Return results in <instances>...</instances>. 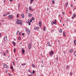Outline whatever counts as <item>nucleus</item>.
I'll return each instance as SVG.
<instances>
[{"mask_svg": "<svg viewBox=\"0 0 76 76\" xmlns=\"http://www.w3.org/2000/svg\"><path fill=\"white\" fill-rule=\"evenodd\" d=\"M17 21H18L19 22H20V25H22V21L19 19H17L16 20Z\"/></svg>", "mask_w": 76, "mask_h": 76, "instance_id": "1", "label": "nucleus"}, {"mask_svg": "<svg viewBox=\"0 0 76 76\" xmlns=\"http://www.w3.org/2000/svg\"><path fill=\"white\" fill-rule=\"evenodd\" d=\"M31 45H32V43L31 42H30L29 43V45H28V49L30 50L31 49Z\"/></svg>", "mask_w": 76, "mask_h": 76, "instance_id": "2", "label": "nucleus"}, {"mask_svg": "<svg viewBox=\"0 0 76 76\" xmlns=\"http://www.w3.org/2000/svg\"><path fill=\"white\" fill-rule=\"evenodd\" d=\"M26 31L27 32V34H30V31H29V29L28 30V29L26 28Z\"/></svg>", "mask_w": 76, "mask_h": 76, "instance_id": "3", "label": "nucleus"}, {"mask_svg": "<svg viewBox=\"0 0 76 76\" xmlns=\"http://www.w3.org/2000/svg\"><path fill=\"white\" fill-rule=\"evenodd\" d=\"M8 18L9 19H13V16H12V15H9L8 16Z\"/></svg>", "mask_w": 76, "mask_h": 76, "instance_id": "4", "label": "nucleus"}, {"mask_svg": "<svg viewBox=\"0 0 76 76\" xmlns=\"http://www.w3.org/2000/svg\"><path fill=\"white\" fill-rule=\"evenodd\" d=\"M49 54L50 56H52V55H53V54H54V52H53V51L51 50V52H50Z\"/></svg>", "mask_w": 76, "mask_h": 76, "instance_id": "5", "label": "nucleus"}, {"mask_svg": "<svg viewBox=\"0 0 76 76\" xmlns=\"http://www.w3.org/2000/svg\"><path fill=\"white\" fill-rule=\"evenodd\" d=\"M7 36H6L4 37V40L5 41H7Z\"/></svg>", "mask_w": 76, "mask_h": 76, "instance_id": "6", "label": "nucleus"}, {"mask_svg": "<svg viewBox=\"0 0 76 76\" xmlns=\"http://www.w3.org/2000/svg\"><path fill=\"white\" fill-rule=\"evenodd\" d=\"M22 54H25V50H24V49L23 48H22Z\"/></svg>", "mask_w": 76, "mask_h": 76, "instance_id": "7", "label": "nucleus"}, {"mask_svg": "<svg viewBox=\"0 0 76 76\" xmlns=\"http://www.w3.org/2000/svg\"><path fill=\"white\" fill-rule=\"evenodd\" d=\"M41 21H39V26H40V27H41Z\"/></svg>", "mask_w": 76, "mask_h": 76, "instance_id": "8", "label": "nucleus"}, {"mask_svg": "<svg viewBox=\"0 0 76 76\" xmlns=\"http://www.w3.org/2000/svg\"><path fill=\"white\" fill-rule=\"evenodd\" d=\"M28 17H29V18H31V16H32V14H31V13H28Z\"/></svg>", "mask_w": 76, "mask_h": 76, "instance_id": "9", "label": "nucleus"}, {"mask_svg": "<svg viewBox=\"0 0 76 76\" xmlns=\"http://www.w3.org/2000/svg\"><path fill=\"white\" fill-rule=\"evenodd\" d=\"M73 49H71L69 50V53H73Z\"/></svg>", "mask_w": 76, "mask_h": 76, "instance_id": "10", "label": "nucleus"}, {"mask_svg": "<svg viewBox=\"0 0 76 76\" xmlns=\"http://www.w3.org/2000/svg\"><path fill=\"white\" fill-rule=\"evenodd\" d=\"M72 19H74V18L75 16H76V15L75 14H74V15L72 16Z\"/></svg>", "mask_w": 76, "mask_h": 76, "instance_id": "11", "label": "nucleus"}, {"mask_svg": "<svg viewBox=\"0 0 76 76\" xmlns=\"http://www.w3.org/2000/svg\"><path fill=\"white\" fill-rule=\"evenodd\" d=\"M55 22H53V24H55V25H56V23H57V21L56 20H54Z\"/></svg>", "mask_w": 76, "mask_h": 76, "instance_id": "12", "label": "nucleus"}, {"mask_svg": "<svg viewBox=\"0 0 76 76\" xmlns=\"http://www.w3.org/2000/svg\"><path fill=\"white\" fill-rule=\"evenodd\" d=\"M21 16L22 18H24V14H21Z\"/></svg>", "mask_w": 76, "mask_h": 76, "instance_id": "13", "label": "nucleus"}, {"mask_svg": "<svg viewBox=\"0 0 76 76\" xmlns=\"http://www.w3.org/2000/svg\"><path fill=\"white\" fill-rule=\"evenodd\" d=\"M63 34L64 37H65V36H66V33H65V32L64 31L63 32Z\"/></svg>", "mask_w": 76, "mask_h": 76, "instance_id": "14", "label": "nucleus"}, {"mask_svg": "<svg viewBox=\"0 0 76 76\" xmlns=\"http://www.w3.org/2000/svg\"><path fill=\"white\" fill-rule=\"evenodd\" d=\"M74 43L75 44V45H76V40H74Z\"/></svg>", "mask_w": 76, "mask_h": 76, "instance_id": "15", "label": "nucleus"}, {"mask_svg": "<svg viewBox=\"0 0 76 76\" xmlns=\"http://www.w3.org/2000/svg\"><path fill=\"white\" fill-rule=\"evenodd\" d=\"M48 45L49 47H51V45L50 44V43H48Z\"/></svg>", "mask_w": 76, "mask_h": 76, "instance_id": "16", "label": "nucleus"}, {"mask_svg": "<svg viewBox=\"0 0 76 76\" xmlns=\"http://www.w3.org/2000/svg\"><path fill=\"white\" fill-rule=\"evenodd\" d=\"M35 29L37 30V29H39V27H36L34 28Z\"/></svg>", "mask_w": 76, "mask_h": 76, "instance_id": "17", "label": "nucleus"}, {"mask_svg": "<svg viewBox=\"0 0 76 76\" xmlns=\"http://www.w3.org/2000/svg\"><path fill=\"white\" fill-rule=\"evenodd\" d=\"M68 4H69V3H68V2H67L66 3V7H67V6Z\"/></svg>", "mask_w": 76, "mask_h": 76, "instance_id": "18", "label": "nucleus"}, {"mask_svg": "<svg viewBox=\"0 0 76 76\" xmlns=\"http://www.w3.org/2000/svg\"><path fill=\"white\" fill-rule=\"evenodd\" d=\"M26 13H28V7H27L26 8Z\"/></svg>", "mask_w": 76, "mask_h": 76, "instance_id": "19", "label": "nucleus"}, {"mask_svg": "<svg viewBox=\"0 0 76 76\" xmlns=\"http://www.w3.org/2000/svg\"><path fill=\"white\" fill-rule=\"evenodd\" d=\"M7 69L5 70V72L6 73H7V72H8V71H7V69H8V68H7Z\"/></svg>", "mask_w": 76, "mask_h": 76, "instance_id": "20", "label": "nucleus"}, {"mask_svg": "<svg viewBox=\"0 0 76 76\" xmlns=\"http://www.w3.org/2000/svg\"><path fill=\"white\" fill-rule=\"evenodd\" d=\"M34 0H31L30 1V3H32V2H33Z\"/></svg>", "mask_w": 76, "mask_h": 76, "instance_id": "21", "label": "nucleus"}, {"mask_svg": "<svg viewBox=\"0 0 76 76\" xmlns=\"http://www.w3.org/2000/svg\"><path fill=\"white\" fill-rule=\"evenodd\" d=\"M45 26H44V28H43V30L44 31H45Z\"/></svg>", "mask_w": 76, "mask_h": 76, "instance_id": "22", "label": "nucleus"}, {"mask_svg": "<svg viewBox=\"0 0 76 76\" xmlns=\"http://www.w3.org/2000/svg\"><path fill=\"white\" fill-rule=\"evenodd\" d=\"M12 43L14 46H15V45H16V44H15V43L14 42H13Z\"/></svg>", "mask_w": 76, "mask_h": 76, "instance_id": "23", "label": "nucleus"}, {"mask_svg": "<svg viewBox=\"0 0 76 76\" xmlns=\"http://www.w3.org/2000/svg\"><path fill=\"white\" fill-rule=\"evenodd\" d=\"M59 32L60 33H61L62 32V30L60 29L59 30Z\"/></svg>", "mask_w": 76, "mask_h": 76, "instance_id": "24", "label": "nucleus"}, {"mask_svg": "<svg viewBox=\"0 0 76 76\" xmlns=\"http://www.w3.org/2000/svg\"><path fill=\"white\" fill-rule=\"evenodd\" d=\"M29 20H28L26 21V22L27 23H29Z\"/></svg>", "mask_w": 76, "mask_h": 76, "instance_id": "25", "label": "nucleus"}, {"mask_svg": "<svg viewBox=\"0 0 76 76\" xmlns=\"http://www.w3.org/2000/svg\"><path fill=\"white\" fill-rule=\"evenodd\" d=\"M71 7H73V4H71L70 5Z\"/></svg>", "mask_w": 76, "mask_h": 76, "instance_id": "26", "label": "nucleus"}, {"mask_svg": "<svg viewBox=\"0 0 76 76\" xmlns=\"http://www.w3.org/2000/svg\"><path fill=\"white\" fill-rule=\"evenodd\" d=\"M21 65L22 66H25V65H26V63H23Z\"/></svg>", "mask_w": 76, "mask_h": 76, "instance_id": "27", "label": "nucleus"}, {"mask_svg": "<svg viewBox=\"0 0 76 76\" xmlns=\"http://www.w3.org/2000/svg\"><path fill=\"white\" fill-rule=\"evenodd\" d=\"M20 39H21V37H18V40H20Z\"/></svg>", "mask_w": 76, "mask_h": 76, "instance_id": "28", "label": "nucleus"}, {"mask_svg": "<svg viewBox=\"0 0 76 76\" xmlns=\"http://www.w3.org/2000/svg\"><path fill=\"white\" fill-rule=\"evenodd\" d=\"M3 67H7V65L6 64H5L3 65Z\"/></svg>", "mask_w": 76, "mask_h": 76, "instance_id": "29", "label": "nucleus"}, {"mask_svg": "<svg viewBox=\"0 0 76 76\" xmlns=\"http://www.w3.org/2000/svg\"><path fill=\"white\" fill-rule=\"evenodd\" d=\"M16 23H17V24H20V23H19V22L18 21L16 22Z\"/></svg>", "mask_w": 76, "mask_h": 76, "instance_id": "30", "label": "nucleus"}, {"mask_svg": "<svg viewBox=\"0 0 76 76\" xmlns=\"http://www.w3.org/2000/svg\"><path fill=\"white\" fill-rule=\"evenodd\" d=\"M28 9L30 10H31V9H32V8H31V7H29L28 8Z\"/></svg>", "mask_w": 76, "mask_h": 76, "instance_id": "31", "label": "nucleus"}, {"mask_svg": "<svg viewBox=\"0 0 76 76\" xmlns=\"http://www.w3.org/2000/svg\"><path fill=\"white\" fill-rule=\"evenodd\" d=\"M12 64L14 66H15V62L13 61H12Z\"/></svg>", "mask_w": 76, "mask_h": 76, "instance_id": "32", "label": "nucleus"}, {"mask_svg": "<svg viewBox=\"0 0 76 76\" xmlns=\"http://www.w3.org/2000/svg\"><path fill=\"white\" fill-rule=\"evenodd\" d=\"M69 75H71V76H72V73L70 72L69 73Z\"/></svg>", "mask_w": 76, "mask_h": 76, "instance_id": "33", "label": "nucleus"}, {"mask_svg": "<svg viewBox=\"0 0 76 76\" xmlns=\"http://www.w3.org/2000/svg\"><path fill=\"white\" fill-rule=\"evenodd\" d=\"M52 3L53 4H54V3H55V1H52Z\"/></svg>", "mask_w": 76, "mask_h": 76, "instance_id": "34", "label": "nucleus"}, {"mask_svg": "<svg viewBox=\"0 0 76 76\" xmlns=\"http://www.w3.org/2000/svg\"><path fill=\"white\" fill-rule=\"evenodd\" d=\"M74 55L75 56V57H76V51L74 52Z\"/></svg>", "mask_w": 76, "mask_h": 76, "instance_id": "35", "label": "nucleus"}, {"mask_svg": "<svg viewBox=\"0 0 76 76\" xmlns=\"http://www.w3.org/2000/svg\"><path fill=\"white\" fill-rule=\"evenodd\" d=\"M31 20H34V18L33 17H32V18H31Z\"/></svg>", "mask_w": 76, "mask_h": 76, "instance_id": "36", "label": "nucleus"}, {"mask_svg": "<svg viewBox=\"0 0 76 76\" xmlns=\"http://www.w3.org/2000/svg\"><path fill=\"white\" fill-rule=\"evenodd\" d=\"M19 33V31L18 30L17 31V34H18Z\"/></svg>", "mask_w": 76, "mask_h": 76, "instance_id": "37", "label": "nucleus"}, {"mask_svg": "<svg viewBox=\"0 0 76 76\" xmlns=\"http://www.w3.org/2000/svg\"><path fill=\"white\" fill-rule=\"evenodd\" d=\"M51 24H52V25H54V22L53 21H52L51 22Z\"/></svg>", "mask_w": 76, "mask_h": 76, "instance_id": "38", "label": "nucleus"}, {"mask_svg": "<svg viewBox=\"0 0 76 76\" xmlns=\"http://www.w3.org/2000/svg\"><path fill=\"white\" fill-rule=\"evenodd\" d=\"M18 7H20V4H18Z\"/></svg>", "mask_w": 76, "mask_h": 76, "instance_id": "39", "label": "nucleus"}, {"mask_svg": "<svg viewBox=\"0 0 76 76\" xmlns=\"http://www.w3.org/2000/svg\"><path fill=\"white\" fill-rule=\"evenodd\" d=\"M16 17H17V18H19V14H18L16 16Z\"/></svg>", "mask_w": 76, "mask_h": 76, "instance_id": "40", "label": "nucleus"}, {"mask_svg": "<svg viewBox=\"0 0 76 76\" xmlns=\"http://www.w3.org/2000/svg\"><path fill=\"white\" fill-rule=\"evenodd\" d=\"M22 36H24V35H25V34L23 33L22 34Z\"/></svg>", "mask_w": 76, "mask_h": 76, "instance_id": "41", "label": "nucleus"}, {"mask_svg": "<svg viewBox=\"0 0 76 76\" xmlns=\"http://www.w3.org/2000/svg\"><path fill=\"white\" fill-rule=\"evenodd\" d=\"M14 53L16 52V50H15V49H14Z\"/></svg>", "mask_w": 76, "mask_h": 76, "instance_id": "42", "label": "nucleus"}, {"mask_svg": "<svg viewBox=\"0 0 76 76\" xmlns=\"http://www.w3.org/2000/svg\"><path fill=\"white\" fill-rule=\"evenodd\" d=\"M7 15H10V13L9 12H8L7 13Z\"/></svg>", "mask_w": 76, "mask_h": 76, "instance_id": "43", "label": "nucleus"}, {"mask_svg": "<svg viewBox=\"0 0 76 76\" xmlns=\"http://www.w3.org/2000/svg\"><path fill=\"white\" fill-rule=\"evenodd\" d=\"M28 24L29 25H31V23H30V22H29L28 23Z\"/></svg>", "mask_w": 76, "mask_h": 76, "instance_id": "44", "label": "nucleus"}, {"mask_svg": "<svg viewBox=\"0 0 76 76\" xmlns=\"http://www.w3.org/2000/svg\"><path fill=\"white\" fill-rule=\"evenodd\" d=\"M35 72L34 70L32 72L33 73H35Z\"/></svg>", "mask_w": 76, "mask_h": 76, "instance_id": "45", "label": "nucleus"}, {"mask_svg": "<svg viewBox=\"0 0 76 76\" xmlns=\"http://www.w3.org/2000/svg\"><path fill=\"white\" fill-rule=\"evenodd\" d=\"M32 67H35V65L34 64H32Z\"/></svg>", "mask_w": 76, "mask_h": 76, "instance_id": "46", "label": "nucleus"}, {"mask_svg": "<svg viewBox=\"0 0 76 76\" xmlns=\"http://www.w3.org/2000/svg\"><path fill=\"white\" fill-rule=\"evenodd\" d=\"M9 76H12V75H11V74H10V73H9Z\"/></svg>", "mask_w": 76, "mask_h": 76, "instance_id": "47", "label": "nucleus"}, {"mask_svg": "<svg viewBox=\"0 0 76 76\" xmlns=\"http://www.w3.org/2000/svg\"><path fill=\"white\" fill-rule=\"evenodd\" d=\"M28 72L31 73V71H30V70H28Z\"/></svg>", "mask_w": 76, "mask_h": 76, "instance_id": "48", "label": "nucleus"}, {"mask_svg": "<svg viewBox=\"0 0 76 76\" xmlns=\"http://www.w3.org/2000/svg\"><path fill=\"white\" fill-rule=\"evenodd\" d=\"M32 22V20H30V22Z\"/></svg>", "mask_w": 76, "mask_h": 76, "instance_id": "49", "label": "nucleus"}, {"mask_svg": "<svg viewBox=\"0 0 76 76\" xmlns=\"http://www.w3.org/2000/svg\"><path fill=\"white\" fill-rule=\"evenodd\" d=\"M5 16H7V13H6L5 14Z\"/></svg>", "mask_w": 76, "mask_h": 76, "instance_id": "50", "label": "nucleus"}, {"mask_svg": "<svg viewBox=\"0 0 76 76\" xmlns=\"http://www.w3.org/2000/svg\"><path fill=\"white\" fill-rule=\"evenodd\" d=\"M74 32L75 33H76V30H75L74 31Z\"/></svg>", "mask_w": 76, "mask_h": 76, "instance_id": "51", "label": "nucleus"}, {"mask_svg": "<svg viewBox=\"0 0 76 76\" xmlns=\"http://www.w3.org/2000/svg\"><path fill=\"white\" fill-rule=\"evenodd\" d=\"M2 22H4V19H2Z\"/></svg>", "mask_w": 76, "mask_h": 76, "instance_id": "52", "label": "nucleus"}, {"mask_svg": "<svg viewBox=\"0 0 76 76\" xmlns=\"http://www.w3.org/2000/svg\"><path fill=\"white\" fill-rule=\"evenodd\" d=\"M8 52H9V50H7L6 53H8Z\"/></svg>", "mask_w": 76, "mask_h": 76, "instance_id": "53", "label": "nucleus"}, {"mask_svg": "<svg viewBox=\"0 0 76 76\" xmlns=\"http://www.w3.org/2000/svg\"><path fill=\"white\" fill-rule=\"evenodd\" d=\"M13 0H9V1H13Z\"/></svg>", "mask_w": 76, "mask_h": 76, "instance_id": "54", "label": "nucleus"}, {"mask_svg": "<svg viewBox=\"0 0 76 76\" xmlns=\"http://www.w3.org/2000/svg\"><path fill=\"white\" fill-rule=\"evenodd\" d=\"M11 67V69H13V67Z\"/></svg>", "mask_w": 76, "mask_h": 76, "instance_id": "55", "label": "nucleus"}, {"mask_svg": "<svg viewBox=\"0 0 76 76\" xmlns=\"http://www.w3.org/2000/svg\"><path fill=\"white\" fill-rule=\"evenodd\" d=\"M19 35H21V34H20V32L19 33Z\"/></svg>", "mask_w": 76, "mask_h": 76, "instance_id": "56", "label": "nucleus"}, {"mask_svg": "<svg viewBox=\"0 0 76 76\" xmlns=\"http://www.w3.org/2000/svg\"><path fill=\"white\" fill-rule=\"evenodd\" d=\"M53 31H54V30H51V31L52 32H53Z\"/></svg>", "mask_w": 76, "mask_h": 76, "instance_id": "57", "label": "nucleus"}, {"mask_svg": "<svg viewBox=\"0 0 76 76\" xmlns=\"http://www.w3.org/2000/svg\"><path fill=\"white\" fill-rule=\"evenodd\" d=\"M3 16L4 17L6 16L5 15V14H4L3 15Z\"/></svg>", "mask_w": 76, "mask_h": 76, "instance_id": "58", "label": "nucleus"}, {"mask_svg": "<svg viewBox=\"0 0 76 76\" xmlns=\"http://www.w3.org/2000/svg\"><path fill=\"white\" fill-rule=\"evenodd\" d=\"M63 15H64V12H63Z\"/></svg>", "mask_w": 76, "mask_h": 76, "instance_id": "59", "label": "nucleus"}, {"mask_svg": "<svg viewBox=\"0 0 76 76\" xmlns=\"http://www.w3.org/2000/svg\"><path fill=\"white\" fill-rule=\"evenodd\" d=\"M56 60H58V57H57L56 58Z\"/></svg>", "mask_w": 76, "mask_h": 76, "instance_id": "60", "label": "nucleus"}, {"mask_svg": "<svg viewBox=\"0 0 76 76\" xmlns=\"http://www.w3.org/2000/svg\"><path fill=\"white\" fill-rule=\"evenodd\" d=\"M61 19L62 20H63V17H61Z\"/></svg>", "mask_w": 76, "mask_h": 76, "instance_id": "61", "label": "nucleus"}, {"mask_svg": "<svg viewBox=\"0 0 76 76\" xmlns=\"http://www.w3.org/2000/svg\"><path fill=\"white\" fill-rule=\"evenodd\" d=\"M64 54H65V53H66V52H65V51H64Z\"/></svg>", "mask_w": 76, "mask_h": 76, "instance_id": "62", "label": "nucleus"}, {"mask_svg": "<svg viewBox=\"0 0 76 76\" xmlns=\"http://www.w3.org/2000/svg\"><path fill=\"white\" fill-rule=\"evenodd\" d=\"M47 9L48 10H49V8L48 7Z\"/></svg>", "mask_w": 76, "mask_h": 76, "instance_id": "63", "label": "nucleus"}, {"mask_svg": "<svg viewBox=\"0 0 76 76\" xmlns=\"http://www.w3.org/2000/svg\"><path fill=\"white\" fill-rule=\"evenodd\" d=\"M28 76H32V75H28Z\"/></svg>", "mask_w": 76, "mask_h": 76, "instance_id": "64", "label": "nucleus"}]
</instances>
